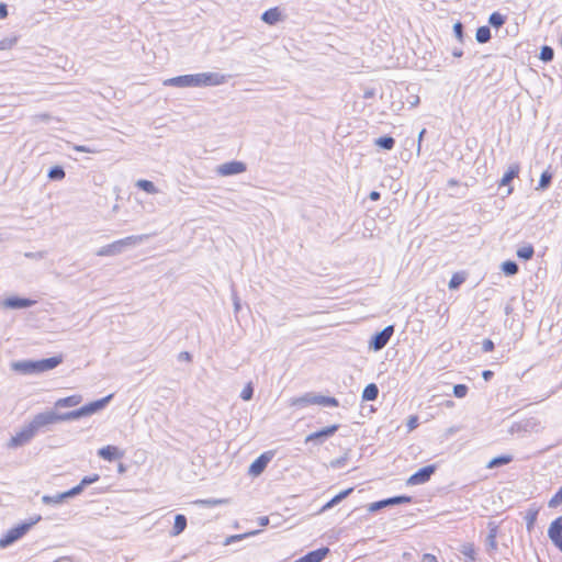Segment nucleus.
Instances as JSON below:
<instances>
[{
	"mask_svg": "<svg viewBox=\"0 0 562 562\" xmlns=\"http://www.w3.org/2000/svg\"><path fill=\"white\" fill-rule=\"evenodd\" d=\"M8 15L7 5L4 3H0V19H4Z\"/></svg>",
	"mask_w": 562,
	"mask_h": 562,
	"instance_id": "3c124183",
	"label": "nucleus"
},
{
	"mask_svg": "<svg viewBox=\"0 0 562 562\" xmlns=\"http://www.w3.org/2000/svg\"><path fill=\"white\" fill-rule=\"evenodd\" d=\"M453 394L456 397L462 398L468 394V386L465 384H457L453 387Z\"/></svg>",
	"mask_w": 562,
	"mask_h": 562,
	"instance_id": "4c0bfd02",
	"label": "nucleus"
},
{
	"mask_svg": "<svg viewBox=\"0 0 562 562\" xmlns=\"http://www.w3.org/2000/svg\"><path fill=\"white\" fill-rule=\"evenodd\" d=\"M15 43V40H4L0 42V48L5 49L11 47Z\"/></svg>",
	"mask_w": 562,
	"mask_h": 562,
	"instance_id": "09e8293b",
	"label": "nucleus"
},
{
	"mask_svg": "<svg viewBox=\"0 0 562 562\" xmlns=\"http://www.w3.org/2000/svg\"><path fill=\"white\" fill-rule=\"evenodd\" d=\"M61 361H63V357L60 355L54 356V357H50L47 359L38 360V361H36V372L52 370V369L56 368L58 364H60Z\"/></svg>",
	"mask_w": 562,
	"mask_h": 562,
	"instance_id": "4468645a",
	"label": "nucleus"
},
{
	"mask_svg": "<svg viewBox=\"0 0 562 562\" xmlns=\"http://www.w3.org/2000/svg\"><path fill=\"white\" fill-rule=\"evenodd\" d=\"M14 369L20 370L22 372H36V361L35 362H20L14 364Z\"/></svg>",
	"mask_w": 562,
	"mask_h": 562,
	"instance_id": "a878e982",
	"label": "nucleus"
},
{
	"mask_svg": "<svg viewBox=\"0 0 562 562\" xmlns=\"http://www.w3.org/2000/svg\"><path fill=\"white\" fill-rule=\"evenodd\" d=\"M393 331H394L393 326L385 327L382 331H380L379 334H376L374 336L373 341H372V347L375 350L382 349L390 340L391 336L393 335Z\"/></svg>",
	"mask_w": 562,
	"mask_h": 562,
	"instance_id": "f8f14e48",
	"label": "nucleus"
},
{
	"mask_svg": "<svg viewBox=\"0 0 562 562\" xmlns=\"http://www.w3.org/2000/svg\"><path fill=\"white\" fill-rule=\"evenodd\" d=\"M533 254H535V250L531 245L524 246L517 250V256L524 260L531 259Z\"/></svg>",
	"mask_w": 562,
	"mask_h": 562,
	"instance_id": "b1692460",
	"label": "nucleus"
},
{
	"mask_svg": "<svg viewBox=\"0 0 562 562\" xmlns=\"http://www.w3.org/2000/svg\"><path fill=\"white\" fill-rule=\"evenodd\" d=\"M464 277L460 273H454L450 281H449V288L450 289H457L461 283H463Z\"/></svg>",
	"mask_w": 562,
	"mask_h": 562,
	"instance_id": "c9c22d12",
	"label": "nucleus"
},
{
	"mask_svg": "<svg viewBox=\"0 0 562 562\" xmlns=\"http://www.w3.org/2000/svg\"><path fill=\"white\" fill-rule=\"evenodd\" d=\"M261 19L267 24L273 25L281 20V12L279 11L278 8H271L263 12Z\"/></svg>",
	"mask_w": 562,
	"mask_h": 562,
	"instance_id": "6ab92c4d",
	"label": "nucleus"
},
{
	"mask_svg": "<svg viewBox=\"0 0 562 562\" xmlns=\"http://www.w3.org/2000/svg\"><path fill=\"white\" fill-rule=\"evenodd\" d=\"M379 389L374 383L368 384L362 393L364 401H374L378 397Z\"/></svg>",
	"mask_w": 562,
	"mask_h": 562,
	"instance_id": "4be33fe9",
	"label": "nucleus"
},
{
	"mask_svg": "<svg viewBox=\"0 0 562 562\" xmlns=\"http://www.w3.org/2000/svg\"><path fill=\"white\" fill-rule=\"evenodd\" d=\"M482 348L485 352H491L494 350V342L491 339H485L482 344Z\"/></svg>",
	"mask_w": 562,
	"mask_h": 562,
	"instance_id": "49530a36",
	"label": "nucleus"
},
{
	"mask_svg": "<svg viewBox=\"0 0 562 562\" xmlns=\"http://www.w3.org/2000/svg\"><path fill=\"white\" fill-rule=\"evenodd\" d=\"M462 554L471 561L475 560V547L473 543H465L461 549Z\"/></svg>",
	"mask_w": 562,
	"mask_h": 562,
	"instance_id": "bb28decb",
	"label": "nucleus"
},
{
	"mask_svg": "<svg viewBox=\"0 0 562 562\" xmlns=\"http://www.w3.org/2000/svg\"><path fill=\"white\" fill-rule=\"evenodd\" d=\"M548 536L553 544L562 552V515L551 522L548 529Z\"/></svg>",
	"mask_w": 562,
	"mask_h": 562,
	"instance_id": "39448f33",
	"label": "nucleus"
},
{
	"mask_svg": "<svg viewBox=\"0 0 562 562\" xmlns=\"http://www.w3.org/2000/svg\"><path fill=\"white\" fill-rule=\"evenodd\" d=\"M199 86H217L224 82V76L217 74H198Z\"/></svg>",
	"mask_w": 562,
	"mask_h": 562,
	"instance_id": "dca6fc26",
	"label": "nucleus"
},
{
	"mask_svg": "<svg viewBox=\"0 0 562 562\" xmlns=\"http://www.w3.org/2000/svg\"><path fill=\"white\" fill-rule=\"evenodd\" d=\"M335 505H336V503H335L333 499H330V501H328V502L323 506L322 510H323V512H324V510H327V509L331 508V507H333V506H335Z\"/></svg>",
	"mask_w": 562,
	"mask_h": 562,
	"instance_id": "864d4df0",
	"label": "nucleus"
},
{
	"mask_svg": "<svg viewBox=\"0 0 562 562\" xmlns=\"http://www.w3.org/2000/svg\"><path fill=\"white\" fill-rule=\"evenodd\" d=\"M255 533H257V531H252V532H248V533H243V535L229 536L228 538L225 539L224 544L228 546L232 542L239 541V540H241V539H244V538H246L248 536L255 535Z\"/></svg>",
	"mask_w": 562,
	"mask_h": 562,
	"instance_id": "e433bc0d",
	"label": "nucleus"
},
{
	"mask_svg": "<svg viewBox=\"0 0 562 562\" xmlns=\"http://www.w3.org/2000/svg\"><path fill=\"white\" fill-rule=\"evenodd\" d=\"M268 522V518H265V520H261V524H267Z\"/></svg>",
	"mask_w": 562,
	"mask_h": 562,
	"instance_id": "13d9d810",
	"label": "nucleus"
},
{
	"mask_svg": "<svg viewBox=\"0 0 562 562\" xmlns=\"http://www.w3.org/2000/svg\"><path fill=\"white\" fill-rule=\"evenodd\" d=\"M137 187L140 188L142 190H144L147 193H156L157 192V189L154 186V183L151 181H148V180H138L137 181Z\"/></svg>",
	"mask_w": 562,
	"mask_h": 562,
	"instance_id": "2f4dec72",
	"label": "nucleus"
},
{
	"mask_svg": "<svg viewBox=\"0 0 562 562\" xmlns=\"http://www.w3.org/2000/svg\"><path fill=\"white\" fill-rule=\"evenodd\" d=\"M418 426V417L416 415H413L407 420V430L412 431Z\"/></svg>",
	"mask_w": 562,
	"mask_h": 562,
	"instance_id": "c03bdc74",
	"label": "nucleus"
},
{
	"mask_svg": "<svg viewBox=\"0 0 562 562\" xmlns=\"http://www.w3.org/2000/svg\"><path fill=\"white\" fill-rule=\"evenodd\" d=\"M454 33L458 37L462 36V24L460 22H457L453 26Z\"/></svg>",
	"mask_w": 562,
	"mask_h": 562,
	"instance_id": "8fccbe9b",
	"label": "nucleus"
},
{
	"mask_svg": "<svg viewBox=\"0 0 562 562\" xmlns=\"http://www.w3.org/2000/svg\"><path fill=\"white\" fill-rule=\"evenodd\" d=\"M491 38V31L487 26H481L476 30V41L480 43H486Z\"/></svg>",
	"mask_w": 562,
	"mask_h": 562,
	"instance_id": "5701e85b",
	"label": "nucleus"
},
{
	"mask_svg": "<svg viewBox=\"0 0 562 562\" xmlns=\"http://www.w3.org/2000/svg\"><path fill=\"white\" fill-rule=\"evenodd\" d=\"M187 527V518L184 515H177L176 518H175V524H173V530H172V535L173 536H178L180 535Z\"/></svg>",
	"mask_w": 562,
	"mask_h": 562,
	"instance_id": "412c9836",
	"label": "nucleus"
},
{
	"mask_svg": "<svg viewBox=\"0 0 562 562\" xmlns=\"http://www.w3.org/2000/svg\"><path fill=\"white\" fill-rule=\"evenodd\" d=\"M412 502V497L407 495L394 496L386 499L373 502L369 505L368 510L374 513L390 505L408 504Z\"/></svg>",
	"mask_w": 562,
	"mask_h": 562,
	"instance_id": "20e7f679",
	"label": "nucleus"
},
{
	"mask_svg": "<svg viewBox=\"0 0 562 562\" xmlns=\"http://www.w3.org/2000/svg\"><path fill=\"white\" fill-rule=\"evenodd\" d=\"M268 522V518H265V520H261V524H267Z\"/></svg>",
	"mask_w": 562,
	"mask_h": 562,
	"instance_id": "4d7b16f0",
	"label": "nucleus"
},
{
	"mask_svg": "<svg viewBox=\"0 0 562 562\" xmlns=\"http://www.w3.org/2000/svg\"><path fill=\"white\" fill-rule=\"evenodd\" d=\"M99 480L98 474H93L92 476H86L81 480L80 484H78L76 487H80V492L82 491L83 486L92 484Z\"/></svg>",
	"mask_w": 562,
	"mask_h": 562,
	"instance_id": "ea45409f",
	"label": "nucleus"
},
{
	"mask_svg": "<svg viewBox=\"0 0 562 562\" xmlns=\"http://www.w3.org/2000/svg\"><path fill=\"white\" fill-rule=\"evenodd\" d=\"M370 199H371V200H373V201L379 200V199H380V193H379V192H376V191H372V192L370 193Z\"/></svg>",
	"mask_w": 562,
	"mask_h": 562,
	"instance_id": "5fc2aeb1",
	"label": "nucleus"
},
{
	"mask_svg": "<svg viewBox=\"0 0 562 562\" xmlns=\"http://www.w3.org/2000/svg\"><path fill=\"white\" fill-rule=\"evenodd\" d=\"M305 405H323L337 407L339 405L335 397L322 396V395H305L300 400Z\"/></svg>",
	"mask_w": 562,
	"mask_h": 562,
	"instance_id": "423d86ee",
	"label": "nucleus"
},
{
	"mask_svg": "<svg viewBox=\"0 0 562 562\" xmlns=\"http://www.w3.org/2000/svg\"><path fill=\"white\" fill-rule=\"evenodd\" d=\"M435 471H436V465H434V464L424 467V468L419 469L416 473L411 475L407 479L406 484L409 486L425 484L426 482H428L430 480V477L435 473Z\"/></svg>",
	"mask_w": 562,
	"mask_h": 562,
	"instance_id": "7ed1b4c3",
	"label": "nucleus"
},
{
	"mask_svg": "<svg viewBox=\"0 0 562 562\" xmlns=\"http://www.w3.org/2000/svg\"><path fill=\"white\" fill-rule=\"evenodd\" d=\"M502 270L507 276L516 274L518 271V266L514 261H505L502 265Z\"/></svg>",
	"mask_w": 562,
	"mask_h": 562,
	"instance_id": "473e14b6",
	"label": "nucleus"
},
{
	"mask_svg": "<svg viewBox=\"0 0 562 562\" xmlns=\"http://www.w3.org/2000/svg\"><path fill=\"white\" fill-rule=\"evenodd\" d=\"M551 181V175L548 172V171H544L542 175H541V178H540V181H539V187L541 189H544L549 186Z\"/></svg>",
	"mask_w": 562,
	"mask_h": 562,
	"instance_id": "37998d69",
	"label": "nucleus"
},
{
	"mask_svg": "<svg viewBox=\"0 0 562 562\" xmlns=\"http://www.w3.org/2000/svg\"><path fill=\"white\" fill-rule=\"evenodd\" d=\"M80 493V487H72L71 490L57 494L55 496L45 495L42 501L47 505H55L63 503L66 498L75 496Z\"/></svg>",
	"mask_w": 562,
	"mask_h": 562,
	"instance_id": "1a4fd4ad",
	"label": "nucleus"
},
{
	"mask_svg": "<svg viewBox=\"0 0 562 562\" xmlns=\"http://www.w3.org/2000/svg\"><path fill=\"white\" fill-rule=\"evenodd\" d=\"M184 359H187V360H189V359H190L189 353H186V355H184Z\"/></svg>",
	"mask_w": 562,
	"mask_h": 562,
	"instance_id": "6e6d98bb",
	"label": "nucleus"
},
{
	"mask_svg": "<svg viewBox=\"0 0 562 562\" xmlns=\"http://www.w3.org/2000/svg\"><path fill=\"white\" fill-rule=\"evenodd\" d=\"M246 170V165L241 161H229L221 165L217 168V172L221 176L238 175Z\"/></svg>",
	"mask_w": 562,
	"mask_h": 562,
	"instance_id": "6e6552de",
	"label": "nucleus"
},
{
	"mask_svg": "<svg viewBox=\"0 0 562 562\" xmlns=\"http://www.w3.org/2000/svg\"><path fill=\"white\" fill-rule=\"evenodd\" d=\"M537 517H538V509H530L527 513L526 520H527L528 531H531L533 529Z\"/></svg>",
	"mask_w": 562,
	"mask_h": 562,
	"instance_id": "c756f323",
	"label": "nucleus"
},
{
	"mask_svg": "<svg viewBox=\"0 0 562 562\" xmlns=\"http://www.w3.org/2000/svg\"><path fill=\"white\" fill-rule=\"evenodd\" d=\"M110 398H111V395L105 396L101 400H98V401L91 402L87 405H83L76 411H72V412H69L66 414H61V415H57L55 413L37 414L26 427H24L23 429H21L19 432H16L14 436H12L10 438L8 446L11 448H16V447L25 445L34 437V435L36 434V431L40 428L47 426L49 424H54V423L60 422V420L79 419L81 417L92 415V414L101 411L108 404Z\"/></svg>",
	"mask_w": 562,
	"mask_h": 562,
	"instance_id": "f257e3e1",
	"label": "nucleus"
},
{
	"mask_svg": "<svg viewBox=\"0 0 562 562\" xmlns=\"http://www.w3.org/2000/svg\"><path fill=\"white\" fill-rule=\"evenodd\" d=\"M512 460H513L512 456H501V457H497V458L492 459V460L488 462L487 468L492 469V468H494V467H498V465L507 464V463H509Z\"/></svg>",
	"mask_w": 562,
	"mask_h": 562,
	"instance_id": "393cba45",
	"label": "nucleus"
},
{
	"mask_svg": "<svg viewBox=\"0 0 562 562\" xmlns=\"http://www.w3.org/2000/svg\"><path fill=\"white\" fill-rule=\"evenodd\" d=\"M339 429V425H331V426H328V427H325L318 431H315V432H312L306 438H305V442H311V441H316L318 439H322V438H327V437H330L333 436L337 430Z\"/></svg>",
	"mask_w": 562,
	"mask_h": 562,
	"instance_id": "2eb2a0df",
	"label": "nucleus"
},
{
	"mask_svg": "<svg viewBox=\"0 0 562 562\" xmlns=\"http://www.w3.org/2000/svg\"><path fill=\"white\" fill-rule=\"evenodd\" d=\"M82 402V396L79 394H74L64 398H59L55 403L56 408H64V407H75L79 405Z\"/></svg>",
	"mask_w": 562,
	"mask_h": 562,
	"instance_id": "a211bd4d",
	"label": "nucleus"
},
{
	"mask_svg": "<svg viewBox=\"0 0 562 562\" xmlns=\"http://www.w3.org/2000/svg\"><path fill=\"white\" fill-rule=\"evenodd\" d=\"M488 22L494 27H501L505 23V16L498 12H494L490 15Z\"/></svg>",
	"mask_w": 562,
	"mask_h": 562,
	"instance_id": "7c9ffc66",
	"label": "nucleus"
},
{
	"mask_svg": "<svg viewBox=\"0 0 562 562\" xmlns=\"http://www.w3.org/2000/svg\"><path fill=\"white\" fill-rule=\"evenodd\" d=\"M36 301L34 300L12 296L5 299L2 304L7 308H25L34 305Z\"/></svg>",
	"mask_w": 562,
	"mask_h": 562,
	"instance_id": "ddd939ff",
	"label": "nucleus"
},
{
	"mask_svg": "<svg viewBox=\"0 0 562 562\" xmlns=\"http://www.w3.org/2000/svg\"><path fill=\"white\" fill-rule=\"evenodd\" d=\"M329 549L327 547H324L311 551L293 562H322L327 557Z\"/></svg>",
	"mask_w": 562,
	"mask_h": 562,
	"instance_id": "9b49d317",
	"label": "nucleus"
},
{
	"mask_svg": "<svg viewBox=\"0 0 562 562\" xmlns=\"http://www.w3.org/2000/svg\"><path fill=\"white\" fill-rule=\"evenodd\" d=\"M485 381H488L493 376V372L491 370H485L482 373Z\"/></svg>",
	"mask_w": 562,
	"mask_h": 562,
	"instance_id": "603ef678",
	"label": "nucleus"
},
{
	"mask_svg": "<svg viewBox=\"0 0 562 562\" xmlns=\"http://www.w3.org/2000/svg\"><path fill=\"white\" fill-rule=\"evenodd\" d=\"M41 517L35 518L29 522H23L18 525L11 529H9L1 538H0V547L7 548L16 540L21 539L31 528L34 526Z\"/></svg>",
	"mask_w": 562,
	"mask_h": 562,
	"instance_id": "f03ea898",
	"label": "nucleus"
},
{
	"mask_svg": "<svg viewBox=\"0 0 562 562\" xmlns=\"http://www.w3.org/2000/svg\"><path fill=\"white\" fill-rule=\"evenodd\" d=\"M353 488L352 487H349L347 490H344L341 491L340 493H338L337 495H335L331 499L338 504L339 502H341L342 499H345L347 496H349L351 493H352Z\"/></svg>",
	"mask_w": 562,
	"mask_h": 562,
	"instance_id": "a19ab883",
	"label": "nucleus"
},
{
	"mask_svg": "<svg viewBox=\"0 0 562 562\" xmlns=\"http://www.w3.org/2000/svg\"><path fill=\"white\" fill-rule=\"evenodd\" d=\"M74 149L78 153H90V154H94V153H98L99 150L98 149H94V148H89V147H86V146H82V145H77L74 147Z\"/></svg>",
	"mask_w": 562,
	"mask_h": 562,
	"instance_id": "a18cd8bd",
	"label": "nucleus"
},
{
	"mask_svg": "<svg viewBox=\"0 0 562 562\" xmlns=\"http://www.w3.org/2000/svg\"><path fill=\"white\" fill-rule=\"evenodd\" d=\"M165 85L178 87H199V79L198 75H184L170 78L165 81Z\"/></svg>",
	"mask_w": 562,
	"mask_h": 562,
	"instance_id": "0eeeda50",
	"label": "nucleus"
},
{
	"mask_svg": "<svg viewBox=\"0 0 562 562\" xmlns=\"http://www.w3.org/2000/svg\"><path fill=\"white\" fill-rule=\"evenodd\" d=\"M123 244V241H117V243H114L112 245H109L104 248H102L101 250H99L98 255L99 256H109V255H113L115 254L120 246Z\"/></svg>",
	"mask_w": 562,
	"mask_h": 562,
	"instance_id": "cd10ccee",
	"label": "nucleus"
},
{
	"mask_svg": "<svg viewBox=\"0 0 562 562\" xmlns=\"http://www.w3.org/2000/svg\"><path fill=\"white\" fill-rule=\"evenodd\" d=\"M519 173V166L513 165L508 168V170L505 172L503 178L501 179L499 186H508L510 181L516 178Z\"/></svg>",
	"mask_w": 562,
	"mask_h": 562,
	"instance_id": "aec40b11",
	"label": "nucleus"
},
{
	"mask_svg": "<svg viewBox=\"0 0 562 562\" xmlns=\"http://www.w3.org/2000/svg\"><path fill=\"white\" fill-rule=\"evenodd\" d=\"M271 459V456L268 453H262L259 456L249 467V474L252 476L260 475L265 469L267 468L269 461Z\"/></svg>",
	"mask_w": 562,
	"mask_h": 562,
	"instance_id": "9d476101",
	"label": "nucleus"
},
{
	"mask_svg": "<svg viewBox=\"0 0 562 562\" xmlns=\"http://www.w3.org/2000/svg\"><path fill=\"white\" fill-rule=\"evenodd\" d=\"M423 562H439L437 557L431 553H425L422 558Z\"/></svg>",
	"mask_w": 562,
	"mask_h": 562,
	"instance_id": "de8ad7c7",
	"label": "nucleus"
},
{
	"mask_svg": "<svg viewBox=\"0 0 562 562\" xmlns=\"http://www.w3.org/2000/svg\"><path fill=\"white\" fill-rule=\"evenodd\" d=\"M252 392H254L252 386H251V384L249 383V384H247V385L243 389V391H241V393H240V397H241L244 401H249V400L252 397Z\"/></svg>",
	"mask_w": 562,
	"mask_h": 562,
	"instance_id": "79ce46f5",
	"label": "nucleus"
},
{
	"mask_svg": "<svg viewBox=\"0 0 562 562\" xmlns=\"http://www.w3.org/2000/svg\"><path fill=\"white\" fill-rule=\"evenodd\" d=\"M540 58L543 61H550L553 58V50L549 46H543L540 53Z\"/></svg>",
	"mask_w": 562,
	"mask_h": 562,
	"instance_id": "58836bf2",
	"label": "nucleus"
},
{
	"mask_svg": "<svg viewBox=\"0 0 562 562\" xmlns=\"http://www.w3.org/2000/svg\"><path fill=\"white\" fill-rule=\"evenodd\" d=\"M560 504H562V486L559 488V491L550 498L549 501V507H557Z\"/></svg>",
	"mask_w": 562,
	"mask_h": 562,
	"instance_id": "f704fd0d",
	"label": "nucleus"
},
{
	"mask_svg": "<svg viewBox=\"0 0 562 562\" xmlns=\"http://www.w3.org/2000/svg\"><path fill=\"white\" fill-rule=\"evenodd\" d=\"M98 454L106 461H114L123 457V452L115 446H105L99 450Z\"/></svg>",
	"mask_w": 562,
	"mask_h": 562,
	"instance_id": "f3484780",
	"label": "nucleus"
},
{
	"mask_svg": "<svg viewBox=\"0 0 562 562\" xmlns=\"http://www.w3.org/2000/svg\"><path fill=\"white\" fill-rule=\"evenodd\" d=\"M48 177L53 180H61L65 178V171L60 167H54L48 172Z\"/></svg>",
	"mask_w": 562,
	"mask_h": 562,
	"instance_id": "72a5a7b5",
	"label": "nucleus"
},
{
	"mask_svg": "<svg viewBox=\"0 0 562 562\" xmlns=\"http://www.w3.org/2000/svg\"><path fill=\"white\" fill-rule=\"evenodd\" d=\"M376 145H379L380 147L384 148V149H392L394 147V139L391 137V136H383V137H380L376 139Z\"/></svg>",
	"mask_w": 562,
	"mask_h": 562,
	"instance_id": "c85d7f7f",
	"label": "nucleus"
}]
</instances>
